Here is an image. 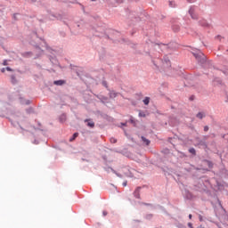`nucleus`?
<instances>
[{
	"mask_svg": "<svg viewBox=\"0 0 228 228\" xmlns=\"http://www.w3.org/2000/svg\"><path fill=\"white\" fill-rule=\"evenodd\" d=\"M52 17H55V19H60V17H61V16H60V15L56 16V15L53 14Z\"/></svg>",
	"mask_w": 228,
	"mask_h": 228,
	"instance_id": "obj_57",
	"label": "nucleus"
},
{
	"mask_svg": "<svg viewBox=\"0 0 228 228\" xmlns=\"http://www.w3.org/2000/svg\"><path fill=\"white\" fill-rule=\"evenodd\" d=\"M65 83H67V81H65V80H54L53 81V85H55L56 86H63V85H65Z\"/></svg>",
	"mask_w": 228,
	"mask_h": 228,
	"instance_id": "obj_13",
	"label": "nucleus"
},
{
	"mask_svg": "<svg viewBox=\"0 0 228 228\" xmlns=\"http://www.w3.org/2000/svg\"><path fill=\"white\" fill-rule=\"evenodd\" d=\"M204 131H205V132L209 131V126H204Z\"/></svg>",
	"mask_w": 228,
	"mask_h": 228,
	"instance_id": "obj_45",
	"label": "nucleus"
},
{
	"mask_svg": "<svg viewBox=\"0 0 228 228\" xmlns=\"http://www.w3.org/2000/svg\"><path fill=\"white\" fill-rule=\"evenodd\" d=\"M222 38L224 37L220 35L216 36V39L220 40V42H222Z\"/></svg>",
	"mask_w": 228,
	"mask_h": 228,
	"instance_id": "obj_40",
	"label": "nucleus"
},
{
	"mask_svg": "<svg viewBox=\"0 0 228 228\" xmlns=\"http://www.w3.org/2000/svg\"><path fill=\"white\" fill-rule=\"evenodd\" d=\"M187 225H188L189 228H193V224H191V223H188Z\"/></svg>",
	"mask_w": 228,
	"mask_h": 228,
	"instance_id": "obj_47",
	"label": "nucleus"
},
{
	"mask_svg": "<svg viewBox=\"0 0 228 228\" xmlns=\"http://www.w3.org/2000/svg\"><path fill=\"white\" fill-rule=\"evenodd\" d=\"M192 216H192L191 214L189 215L190 220H191Z\"/></svg>",
	"mask_w": 228,
	"mask_h": 228,
	"instance_id": "obj_61",
	"label": "nucleus"
},
{
	"mask_svg": "<svg viewBox=\"0 0 228 228\" xmlns=\"http://www.w3.org/2000/svg\"><path fill=\"white\" fill-rule=\"evenodd\" d=\"M205 117H206V113H204V112H198L196 114V118H200V120H202V118H205Z\"/></svg>",
	"mask_w": 228,
	"mask_h": 228,
	"instance_id": "obj_21",
	"label": "nucleus"
},
{
	"mask_svg": "<svg viewBox=\"0 0 228 228\" xmlns=\"http://www.w3.org/2000/svg\"><path fill=\"white\" fill-rule=\"evenodd\" d=\"M122 185H123L124 187L127 186V181L123 182Z\"/></svg>",
	"mask_w": 228,
	"mask_h": 228,
	"instance_id": "obj_51",
	"label": "nucleus"
},
{
	"mask_svg": "<svg viewBox=\"0 0 228 228\" xmlns=\"http://www.w3.org/2000/svg\"><path fill=\"white\" fill-rule=\"evenodd\" d=\"M94 37H104L105 38H108V39H110V35H108V34H106V32H104V33H100V34H94Z\"/></svg>",
	"mask_w": 228,
	"mask_h": 228,
	"instance_id": "obj_22",
	"label": "nucleus"
},
{
	"mask_svg": "<svg viewBox=\"0 0 228 228\" xmlns=\"http://www.w3.org/2000/svg\"><path fill=\"white\" fill-rule=\"evenodd\" d=\"M175 227L177 228H186V225L181 224V223H176L175 224Z\"/></svg>",
	"mask_w": 228,
	"mask_h": 228,
	"instance_id": "obj_29",
	"label": "nucleus"
},
{
	"mask_svg": "<svg viewBox=\"0 0 228 228\" xmlns=\"http://www.w3.org/2000/svg\"><path fill=\"white\" fill-rule=\"evenodd\" d=\"M26 112L28 113V114H31L34 112V110L32 107H29L28 109L26 110Z\"/></svg>",
	"mask_w": 228,
	"mask_h": 228,
	"instance_id": "obj_34",
	"label": "nucleus"
},
{
	"mask_svg": "<svg viewBox=\"0 0 228 228\" xmlns=\"http://www.w3.org/2000/svg\"><path fill=\"white\" fill-rule=\"evenodd\" d=\"M170 8H175V2L169 1Z\"/></svg>",
	"mask_w": 228,
	"mask_h": 228,
	"instance_id": "obj_35",
	"label": "nucleus"
},
{
	"mask_svg": "<svg viewBox=\"0 0 228 228\" xmlns=\"http://www.w3.org/2000/svg\"><path fill=\"white\" fill-rule=\"evenodd\" d=\"M108 92L110 99H115L118 95V93L115 92V90L108 89Z\"/></svg>",
	"mask_w": 228,
	"mask_h": 228,
	"instance_id": "obj_12",
	"label": "nucleus"
},
{
	"mask_svg": "<svg viewBox=\"0 0 228 228\" xmlns=\"http://www.w3.org/2000/svg\"><path fill=\"white\" fill-rule=\"evenodd\" d=\"M110 143H117V139L114 137L110 138Z\"/></svg>",
	"mask_w": 228,
	"mask_h": 228,
	"instance_id": "obj_38",
	"label": "nucleus"
},
{
	"mask_svg": "<svg viewBox=\"0 0 228 228\" xmlns=\"http://www.w3.org/2000/svg\"><path fill=\"white\" fill-rule=\"evenodd\" d=\"M111 168H112V167H105L104 170H105L106 172H110V170H111Z\"/></svg>",
	"mask_w": 228,
	"mask_h": 228,
	"instance_id": "obj_49",
	"label": "nucleus"
},
{
	"mask_svg": "<svg viewBox=\"0 0 228 228\" xmlns=\"http://www.w3.org/2000/svg\"><path fill=\"white\" fill-rule=\"evenodd\" d=\"M1 72H3V73H4V72H6V68H2V69H1Z\"/></svg>",
	"mask_w": 228,
	"mask_h": 228,
	"instance_id": "obj_54",
	"label": "nucleus"
},
{
	"mask_svg": "<svg viewBox=\"0 0 228 228\" xmlns=\"http://www.w3.org/2000/svg\"><path fill=\"white\" fill-rule=\"evenodd\" d=\"M97 99L102 103V104H108L110 102V98L104 95H96Z\"/></svg>",
	"mask_w": 228,
	"mask_h": 228,
	"instance_id": "obj_9",
	"label": "nucleus"
},
{
	"mask_svg": "<svg viewBox=\"0 0 228 228\" xmlns=\"http://www.w3.org/2000/svg\"><path fill=\"white\" fill-rule=\"evenodd\" d=\"M211 186V183L209 182V179H208L206 176H201L198 178V181L194 183V190L196 191H208V188Z\"/></svg>",
	"mask_w": 228,
	"mask_h": 228,
	"instance_id": "obj_2",
	"label": "nucleus"
},
{
	"mask_svg": "<svg viewBox=\"0 0 228 228\" xmlns=\"http://www.w3.org/2000/svg\"><path fill=\"white\" fill-rule=\"evenodd\" d=\"M129 122L134 126H136V120H134V118L133 116H130Z\"/></svg>",
	"mask_w": 228,
	"mask_h": 228,
	"instance_id": "obj_30",
	"label": "nucleus"
},
{
	"mask_svg": "<svg viewBox=\"0 0 228 228\" xmlns=\"http://www.w3.org/2000/svg\"><path fill=\"white\" fill-rule=\"evenodd\" d=\"M22 58H31L33 56V52L21 53Z\"/></svg>",
	"mask_w": 228,
	"mask_h": 228,
	"instance_id": "obj_17",
	"label": "nucleus"
},
{
	"mask_svg": "<svg viewBox=\"0 0 228 228\" xmlns=\"http://www.w3.org/2000/svg\"><path fill=\"white\" fill-rule=\"evenodd\" d=\"M36 49H38V51H40V53H44V50H42V48L38 45H36Z\"/></svg>",
	"mask_w": 228,
	"mask_h": 228,
	"instance_id": "obj_37",
	"label": "nucleus"
},
{
	"mask_svg": "<svg viewBox=\"0 0 228 228\" xmlns=\"http://www.w3.org/2000/svg\"><path fill=\"white\" fill-rule=\"evenodd\" d=\"M200 222H202V216H200Z\"/></svg>",
	"mask_w": 228,
	"mask_h": 228,
	"instance_id": "obj_62",
	"label": "nucleus"
},
{
	"mask_svg": "<svg viewBox=\"0 0 228 228\" xmlns=\"http://www.w3.org/2000/svg\"><path fill=\"white\" fill-rule=\"evenodd\" d=\"M172 29L175 33H177L181 29V27H179V25H177V24H175L172 26Z\"/></svg>",
	"mask_w": 228,
	"mask_h": 228,
	"instance_id": "obj_23",
	"label": "nucleus"
},
{
	"mask_svg": "<svg viewBox=\"0 0 228 228\" xmlns=\"http://www.w3.org/2000/svg\"><path fill=\"white\" fill-rule=\"evenodd\" d=\"M191 53L193 54L194 58L197 60L198 63L203 67V69H208L211 67V62L208 61V58L202 53V51L199 49H193Z\"/></svg>",
	"mask_w": 228,
	"mask_h": 228,
	"instance_id": "obj_1",
	"label": "nucleus"
},
{
	"mask_svg": "<svg viewBox=\"0 0 228 228\" xmlns=\"http://www.w3.org/2000/svg\"><path fill=\"white\" fill-rule=\"evenodd\" d=\"M189 152L192 154V156H197V151H195V148H190Z\"/></svg>",
	"mask_w": 228,
	"mask_h": 228,
	"instance_id": "obj_28",
	"label": "nucleus"
},
{
	"mask_svg": "<svg viewBox=\"0 0 228 228\" xmlns=\"http://www.w3.org/2000/svg\"><path fill=\"white\" fill-rule=\"evenodd\" d=\"M152 216H154V215H152V214H147V215L144 216V218H145L146 220H152Z\"/></svg>",
	"mask_w": 228,
	"mask_h": 228,
	"instance_id": "obj_31",
	"label": "nucleus"
},
{
	"mask_svg": "<svg viewBox=\"0 0 228 228\" xmlns=\"http://www.w3.org/2000/svg\"><path fill=\"white\" fill-rule=\"evenodd\" d=\"M183 193L184 199H186L187 200H191V199H193V194H191V192H190L188 189H184Z\"/></svg>",
	"mask_w": 228,
	"mask_h": 228,
	"instance_id": "obj_8",
	"label": "nucleus"
},
{
	"mask_svg": "<svg viewBox=\"0 0 228 228\" xmlns=\"http://www.w3.org/2000/svg\"><path fill=\"white\" fill-rule=\"evenodd\" d=\"M187 1V3H195V0H186Z\"/></svg>",
	"mask_w": 228,
	"mask_h": 228,
	"instance_id": "obj_55",
	"label": "nucleus"
},
{
	"mask_svg": "<svg viewBox=\"0 0 228 228\" xmlns=\"http://www.w3.org/2000/svg\"><path fill=\"white\" fill-rule=\"evenodd\" d=\"M2 64L3 65H8V61L6 60H4Z\"/></svg>",
	"mask_w": 228,
	"mask_h": 228,
	"instance_id": "obj_53",
	"label": "nucleus"
},
{
	"mask_svg": "<svg viewBox=\"0 0 228 228\" xmlns=\"http://www.w3.org/2000/svg\"><path fill=\"white\" fill-rule=\"evenodd\" d=\"M65 120H67V115L65 113H62L60 117H59V121L63 124V122H65Z\"/></svg>",
	"mask_w": 228,
	"mask_h": 228,
	"instance_id": "obj_20",
	"label": "nucleus"
},
{
	"mask_svg": "<svg viewBox=\"0 0 228 228\" xmlns=\"http://www.w3.org/2000/svg\"><path fill=\"white\" fill-rule=\"evenodd\" d=\"M119 154H123V156H126V158H129L131 156V153L129 151H117Z\"/></svg>",
	"mask_w": 228,
	"mask_h": 228,
	"instance_id": "obj_27",
	"label": "nucleus"
},
{
	"mask_svg": "<svg viewBox=\"0 0 228 228\" xmlns=\"http://www.w3.org/2000/svg\"><path fill=\"white\" fill-rule=\"evenodd\" d=\"M206 140H208V135L204 136V140L198 141V146L202 147V149H208V142H206Z\"/></svg>",
	"mask_w": 228,
	"mask_h": 228,
	"instance_id": "obj_7",
	"label": "nucleus"
},
{
	"mask_svg": "<svg viewBox=\"0 0 228 228\" xmlns=\"http://www.w3.org/2000/svg\"><path fill=\"white\" fill-rule=\"evenodd\" d=\"M102 215H103L104 216H106L108 215V212L103 211V212H102Z\"/></svg>",
	"mask_w": 228,
	"mask_h": 228,
	"instance_id": "obj_59",
	"label": "nucleus"
},
{
	"mask_svg": "<svg viewBox=\"0 0 228 228\" xmlns=\"http://www.w3.org/2000/svg\"><path fill=\"white\" fill-rule=\"evenodd\" d=\"M33 143H35V145H38L39 142L38 140H34Z\"/></svg>",
	"mask_w": 228,
	"mask_h": 228,
	"instance_id": "obj_52",
	"label": "nucleus"
},
{
	"mask_svg": "<svg viewBox=\"0 0 228 228\" xmlns=\"http://www.w3.org/2000/svg\"><path fill=\"white\" fill-rule=\"evenodd\" d=\"M141 140L144 145H151V140L147 139L145 136H142Z\"/></svg>",
	"mask_w": 228,
	"mask_h": 228,
	"instance_id": "obj_18",
	"label": "nucleus"
},
{
	"mask_svg": "<svg viewBox=\"0 0 228 228\" xmlns=\"http://www.w3.org/2000/svg\"><path fill=\"white\" fill-rule=\"evenodd\" d=\"M102 85L107 88V90H110V88H108V82L102 81Z\"/></svg>",
	"mask_w": 228,
	"mask_h": 228,
	"instance_id": "obj_39",
	"label": "nucleus"
},
{
	"mask_svg": "<svg viewBox=\"0 0 228 228\" xmlns=\"http://www.w3.org/2000/svg\"><path fill=\"white\" fill-rule=\"evenodd\" d=\"M25 104H27V106L29 105V104H31V101L27 100L26 102H25Z\"/></svg>",
	"mask_w": 228,
	"mask_h": 228,
	"instance_id": "obj_50",
	"label": "nucleus"
},
{
	"mask_svg": "<svg viewBox=\"0 0 228 228\" xmlns=\"http://www.w3.org/2000/svg\"><path fill=\"white\" fill-rule=\"evenodd\" d=\"M196 172L193 174V177H199V174H206V172H209V169L208 168H195Z\"/></svg>",
	"mask_w": 228,
	"mask_h": 228,
	"instance_id": "obj_6",
	"label": "nucleus"
},
{
	"mask_svg": "<svg viewBox=\"0 0 228 228\" xmlns=\"http://www.w3.org/2000/svg\"><path fill=\"white\" fill-rule=\"evenodd\" d=\"M219 174L221 177H224V178L228 177V170L225 168L221 169Z\"/></svg>",
	"mask_w": 228,
	"mask_h": 228,
	"instance_id": "obj_14",
	"label": "nucleus"
},
{
	"mask_svg": "<svg viewBox=\"0 0 228 228\" xmlns=\"http://www.w3.org/2000/svg\"><path fill=\"white\" fill-rule=\"evenodd\" d=\"M126 13H129L128 17L130 19H134L136 21L140 20V17L134 16V12H131L129 9H126Z\"/></svg>",
	"mask_w": 228,
	"mask_h": 228,
	"instance_id": "obj_11",
	"label": "nucleus"
},
{
	"mask_svg": "<svg viewBox=\"0 0 228 228\" xmlns=\"http://www.w3.org/2000/svg\"><path fill=\"white\" fill-rule=\"evenodd\" d=\"M189 101H195V95H191L189 97Z\"/></svg>",
	"mask_w": 228,
	"mask_h": 228,
	"instance_id": "obj_44",
	"label": "nucleus"
},
{
	"mask_svg": "<svg viewBox=\"0 0 228 228\" xmlns=\"http://www.w3.org/2000/svg\"><path fill=\"white\" fill-rule=\"evenodd\" d=\"M32 129H35L36 131H44V129H42V127H36L35 126H31Z\"/></svg>",
	"mask_w": 228,
	"mask_h": 228,
	"instance_id": "obj_36",
	"label": "nucleus"
},
{
	"mask_svg": "<svg viewBox=\"0 0 228 228\" xmlns=\"http://www.w3.org/2000/svg\"><path fill=\"white\" fill-rule=\"evenodd\" d=\"M77 136H79V133H74L72 137L69 139V142H74V140H76Z\"/></svg>",
	"mask_w": 228,
	"mask_h": 228,
	"instance_id": "obj_24",
	"label": "nucleus"
},
{
	"mask_svg": "<svg viewBox=\"0 0 228 228\" xmlns=\"http://www.w3.org/2000/svg\"><path fill=\"white\" fill-rule=\"evenodd\" d=\"M142 102L145 106H149V102H151V98L145 97V99L142 101Z\"/></svg>",
	"mask_w": 228,
	"mask_h": 228,
	"instance_id": "obj_26",
	"label": "nucleus"
},
{
	"mask_svg": "<svg viewBox=\"0 0 228 228\" xmlns=\"http://www.w3.org/2000/svg\"><path fill=\"white\" fill-rule=\"evenodd\" d=\"M189 15H191V18L193 20H197V19H199V16L197 15V13H195V5H191L188 11Z\"/></svg>",
	"mask_w": 228,
	"mask_h": 228,
	"instance_id": "obj_3",
	"label": "nucleus"
},
{
	"mask_svg": "<svg viewBox=\"0 0 228 228\" xmlns=\"http://www.w3.org/2000/svg\"><path fill=\"white\" fill-rule=\"evenodd\" d=\"M77 76L78 77H81V73H79V71H77Z\"/></svg>",
	"mask_w": 228,
	"mask_h": 228,
	"instance_id": "obj_58",
	"label": "nucleus"
},
{
	"mask_svg": "<svg viewBox=\"0 0 228 228\" xmlns=\"http://www.w3.org/2000/svg\"><path fill=\"white\" fill-rule=\"evenodd\" d=\"M19 15V13H14L13 14V19H14V20H17V16Z\"/></svg>",
	"mask_w": 228,
	"mask_h": 228,
	"instance_id": "obj_48",
	"label": "nucleus"
},
{
	"mask_svg": "<svg viewBox=\"0 0 228 228\" xmlns=\"http://www.w3.org/2000/svg\"><path fill=\"white\" fill-rule=\"evenodd\" d=\"M110 170H111V172H113V174H115L118 177L122 178V175H121V174H119V173H117V171H115V169L110 168Z\"/></svg>",
	"mask_w": 228,
	"mask_h": 228,
	"instance_id": "obj_32",
	"label": "nucleus"
},
{
	"mask_svg": "<svg viewBox=\"0 0 228 228\" xmlns=\"http://www.w3.org/2000/svg\"><path fill=\"white\" fill-rule=\"evenodd\" d=\"M163 63H166L167 67H170V59H168V57H164Z\"/></svg>",
	"mask_w": 228,
	"mask_h": 228,
	"instance_id": "obj_25",
	"label": "nucleus"
},
{
	"mask_svg": "<svg viewBox=\"0 0 228 228\" xmlns=\"http://www.w3.org/2000/svg\"><path fill=\"white\" fill-rule=\"evenodd\" d=\"M17 72H19V74H23L24 71L20 70V69H17Z\"/></svg>",
	"mask_w": 228,
	"mask_h": 228,
	"instance_id": "obj_56",
	"label": "nucleus"
},
{
	"mask_svg": "<svg viewBox=\"0 0 228 228\" xmlns=\"http://www.w3.org/2000/svg\"><path fill=\"white\" fill-rule=\"evenodd\" d=\"M49 60L54 67H59V69H61V65H60V62L58 61V59H56V56L50 55Z\"/></svg>",
	"mask_w": 228,
	"mask_h": 228,
	"instance_id": "obj_5",
	"label": "nucleus"
},
{
	"mask_svg": "<svg viewBox=\"0 0 228 228\" xmlns=\"http://www.w3.org/2000/svg\"><path fill=\"white\" fill-rule=\"evenodd\" d=\"M39 22L42 24L44 23V20H39Z\"/></svg>",
	"mask_w": 228,
	"mask_h": 228,
	"instance_id": "obj_63",
	"label": "nucleus"
},
{
	"mask_svg": "<svg viewBox=\"0 0 228 228\" xmlns=\"http://www.w3.org/2000/svg\"><path fill=\"white\" fill-rule=\"evenodd\" d=\"M5 70H7L8 72H12L13 71V69L10 67H6Z\"/></svg>",
	"mask_w": 228,
	"mask_h": 228,
	"instance_id": "obj_43",
	"label": "nucleus"
},
{
	"mask_svg": "<svg viewBox=\"0 0 228 228\" xmlns=\"http://www.w3.org/2000/svg\"><path fill=\"white\" fill-rule=\"evenodd\" d=\"M141 204H142V206H151V207H152V204H151V203L142 202Z\"/></svg>",
	"mask_w": 228,
	"mask_h": 228,
	"instance_id": "obj_42",
	"label": "nucleus"
},
{
	"mask_svg": "<svg viewBox=\"0 0 228 228\" xmlns=\"http://www.w3.org/2000/svg\"><path fill=\"white\" fill-rule=\"evenodd\" d=\"M212 138H216V134H211Z\"/></svg>",
	"mask_w": 228,
	"mask_h": 228,
	"instance_id": "obj_60",
	"label": "nucleus"
},
{
	"mask_svg": "<svg viewBox=\"0 0 228 228\" xmlns=\"http://www.w3.org/2000/svg\"><path fill=\"white\" fill-rule=\"evenodd\" d=\"M202 163H205L208 167V168H213V167H214L213 162L208 159H203Z\"/></svg>",
	"mask_w": 228,
	"mask_h": 228,
	"instance_id": "obj_16",
	"label": "nucleus"
},
{
	"mask_svg": "<svg viewBox=\"0 0 228 228\" xmlns=\"http://www.w3.org/2000/svg\"><path fill=\"white\" fill-rule=\"evenodd\" d=\"M225 102H228V96H226V100H225Z\"/></svg>",
	"mask_w": 228,
	"mask_h": 228,
	"instance_id": "obj_64",
	"label": "nucleus"
},
{
	"mask_svg": "<svg viewBox=\"0 0 228 228\" xmlns=\"http://www.w3.org/2000/svg\"><path fill=\"white\" fill-rule=\"evenodd\" d=\"M39 56H42V53H37V54L35 56L34 60H38V57H39Z\"/></svg>",
	"mask_w": 228,
	"mask_h": 228,
	"instance_id": "obj_46",
	"label": "nucleus"
},
{
	"mask_svg": "<svg viewBox=\"0 0 228 228\" xmlns=\"http://www.w3.org/2000/svg\"><path fill=\"white\" fill-rule=\"evenodd\" d=\"M200 26H202V28H209V23L206 20H201L199 21Z\"/></svg>",
	"mask_w": 228,
	"mask_h": 228,
	"instance_id": "obj_15",
	"label": "nucleus"
},
{
	"mask_svg": "<svg viewBox=\"0 0 228 228\" xmlns=\"http://www.w3.org/2000/svg\"><path fill=\"white\" fill-rule=\"evenodd\" d=\"M139 117L145 118V112L140 111V112H139Z\"/></svg>",
	"mask_w": 228,
	"mask_h": 228,
	"instance_id": "obj_41",
	"label": "nucleus"
},
{
	"mask_svg": "<svg viewBox=\"0 0 228 228\" xmlns=\"http://www.w3.org/2000/svg\"><path fill=\"white\" fill-rule=\"evenodd\" d=\"M84 122L86 124L87 127H91V129L95 127V123L91 118L85 119Z\"/></svg>",
	"mask_w": 228,
	"mask_h": 228,
	"instance_id": "obj_10",
	"label": "nucleus"
},
{
	"mask_svg": "<svg viewBox=\"0 0 228 228\" xmlns=\"http://www.w3.org/2000/svg\"><path fill=\"white\" fill-rule=\"evenodd\" d=\"M11 83L12 85H17L19 80H17V77L15 75H11Z\"/></svg>",
	"mask_w": 228,
	"mask_h": 228,
	"instance_id": "obj_19",
	"label": "nucleus"
},
{
	"mask_svg": "<svg viewBox=\"0 0 228 228\" xmlns=\"http://www.w3.org/2000/svg\"><path fill=\"white\" fill-rule=\"evenodd\" d=\"M146 186L143 185L142 186H138L136 187V189L134 190V191L133 192V195L135 199H138L139 200H142V197L140 196V191H142V188H145Z\"/></svg>",
	"mask_w": 228,
	"mask_h": 228,
	"instance_id": "obj_4",
	"label": "nucleus"
},
{
	"mask_svg": "<svg viewBox=\"0 0 228 228\" xmlns=\"http://www.w3.org/2000/svg\"><path fill=\"white\" fill-rule=\"evenodd\" d=\"M109 33H110V35H118V32L116 31V30H114V29H110V30H109Z\"/></svg>",
	"mask_w": 228,
	"mask_h": 228,
	"instance_id": "obj_33",
	"label": "nucleus"
}]
</instances>
